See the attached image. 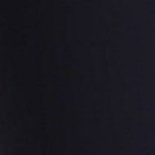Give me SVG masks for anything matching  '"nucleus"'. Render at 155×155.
<instances>
[{"label": "nucleus", "mask_w": 155, "mask_h": 155, "mask_svg": "<svg viewBox=\"0 0 155 155\" xmlns=\"http://www.w3.org/2000/svg\"><path fill=\"white\" fill-rule=\"evenodd\" d=\"M74 29L75 30H77V28H75Z\"/></svg>", "instance_id": "obj_4"}, {"label": "nucleus", "mask_w": 155, "mask_h": 155, "mask_svg": "<svg viewBox=\"0 0 155 155\" xmlns=\"http://www.w3.org/2000/svg\"><path fill=\"white\" fill-rule=\"evenodd\" d=\"M75 138H76L77 137H75Z\"/></svg>", "instance_id": "obj_5"}, {"label": "nucleus", "mask_w": 155, "mask_h": 155, "mask_svg": "<svg viewBox=\"0 0 155 155\" xmlns=\"http://www.w3.org/2000/svg\"><path fill=\"white\" fill-rule=\"evenodd\" d=\"M60 19V17H58V20H59V19Z\"/></svg>", "instance_id": "obj_1"}, {"label": "nucleus", "mask_w": 155, "mask_h": 155, "mask_svg": "<svg viewBox=\"0 0 155 155\" xmlns=\"http://www.w3.org/2000/svg\"><path fill=\"white\" fill-rule=\"evenodd\" d=\"M58 97H60V96L59 95H58Z\"/></svg>", "instance_id": "obj_3"}, {"label": "nucleus", "mask_w": 155, "mask_h": 155, "mask_svg": "<svg viewBox=\"0 0 155 155\" xmlns=\"http://www.w3.org/2000/svg\"><path fill=\"white\" fill-rule=\"evenodd\" d=\"M74 40L75 41H77V39L76 38V39H74Z\"/></svg>", "instance_id": "obj_2"}]
</instances>
